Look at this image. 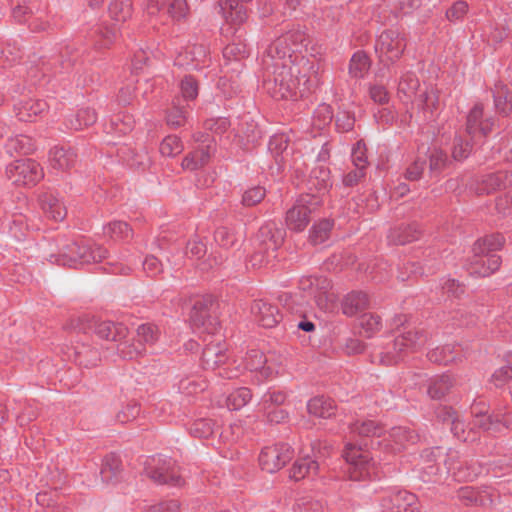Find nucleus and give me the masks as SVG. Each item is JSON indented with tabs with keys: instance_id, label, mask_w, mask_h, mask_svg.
<instances>
[{
	"instance_id": "obj_1",
	"label": "nucleus",
	"mask_w": 512,
	"mask_h": 512,
	"mask_svg": "<svg viewBox=\"0 0 512 512\" xmlns=\"http://www.w3.org/2000/svg\"><path fill=\"white\" fill-rule=\"evenodd\" d=\"M311 39L300 26L288 29L277 37L263 54V65L266 71L271 67L292 65L295 58L303 51H308Z\"/></svg>"
},
{
	"instance_id": "obj_2",
	"label": "nucleus",
	"mask_w": 512,
	"mask_h": 512,
	"mask_svg": "<svg viewBox=\"0 0 512 512\" xmlns=\"http://www.w3.org/2000/svg\"><path fill=\"white\" fill-rule=\"evenodd\" d=\"M505 238L499 234L485 235L475 241L473 255L466 260L465 269L470 275L488 277L499 270L502 260L497 251L501 250Z\"/></svg>"
},
{
	"instance_id": "obj_3",
	"label": "nucleus",
	"mask_w": 512,
	"mask_h": 512,
	"mask_svg": "<svg viewBox=\"0 0 512 512\" xmlns=\"http://www.w3.org/2000/svg\"><path fill=\"white\" fill-rule=\"evenodd\" d=\"M428 340L427 333L421 328H413L402 331L384 350L371 355V362H378L384 366L395 365L409 352H414L423 347Z\"/></svg>"
},
{
	"instance_id": "obj_4",
	"label": "nucleus",
	"mask_w": 512,
	"mask_h": 512,
	"mask_svg": "<svg viewBox=\"0 0 512 512\" xmlns=\"http://www.w3.org/2000/svg\"><path fill=\"white\" fill-rule=\"evenodd\" d=\"M264 88L276 100H297L306 96L302 94L301 78L296 77L291 65L271 67L267 71Z\"/></svg>"
},
{
	"instance_id": "obj_5",
	"label": "nucleus",
	"mask_w": 512,
	"mask_h": 512,
	"mask_svg": "<svg viewBox=\"0 0 512 512\" xmlns=\"http://www.w3.org/2000/svg\"><path fill=\"white\" fill-rule=\"evenodd\" d=\"M108 251L100 245L71 242L64 246L59 254H51L48 261L53 264L77 268L80 265L99 263L107 258Z\"/></svg>"
},
{
	"instance_id": "obj_6",
	"label": "nucleus",
	"mask_w": 512,
	"mask_h": 512,
	"mask_svg": "<svg viewBox=\"0 0 512 512\" xmlns=\"http://www.w3.org/2000/svg\"><path fill=\"white\" fill-rule=\"evenodd\" d=\"M285 231L274 223H266L260 227L256 235L257 246L249 258L253 268L267 266L276 258V251L283 244Z\"/></svg>"
},
{
	"instance_id": "obj_7",
	"label": "nucleus",
	"mask_w": 512,
	"mask_h": 512,
	"mask_svg": "<svg viewBox=\"0 0 512 512\" xmlns=\"http://www.w3.org/2000/svg\"><path fill=\"white\" fill-rule=\"evenodd\" d=\"M307 56L299 54L291 65L296 77L301 78L302 94H309L321 83V62L317 55L321 53V47L317 44L308 46L305 51Z\"/></svg>"
},
{
	"instance_id": "obj_8",
	"label": "nucleus",
	"mask_w": 512,
	"mask_h": 512,
	"mask_svg": "<svg viewBox=\"0 0 512 512\" xmlns=\"http://www.w3.org/2000/svg\"><path fill=\"white\" fill-rule=\"evenodd\" d=\"M406 46L404 34L395 29H387L378 36L375 52L379 62L385 67H390L401 58Z\"/></svg>"
},
{
	"instance_id": "obj_9",
	"label": "nucleus",
	"mask_w": 512,
	"mask_h": 512,
	"mask_svg": "<svg viewBox=\"0 0 512 512\" xmlns=\"http://www.w3.org/2000/svg\"><path fill=\"white\" fill-rule=\"evenodd\" d=\"M343 456L347 461V473L351 480L364 481L375 477V467L370 463V454L362 449L361 444L348 442Z\"/></svg>"
},
{
	"instance_id": "obj_10",
	"label": "nucleus",
	"mask_w": 512,
	"mask_h": 512,
	"mask_svg": "<svg viewBox=\"0 0 512 512\" xmlns=\"http://www.w3.org/2000/svg\"><path fill=\"white\" fill-rule=\"evenodd\" d=\"M230 356L227 354L226 347L220 342L208 343L202 351L201 363L204 369H218V375L225 379L238 377L240 373L239 366H233L229 362Z\"/></svg>"
},
{
	"instance_id": "obj_11",
	"label": "nucleus",
	"mask_w": 512,
	"mask_h": 512,
	"mask_svg": "<svg viewBox=\"0 0 512 512\" xmlns=\"http://www.w3.org/2000/svg\"><path fill=\"white\" fill-rule=\"evenodd\" d=\"M145 474L157 484L170 486L184 484L179 467L172 458L152 457L146 461Z\"/></svg>"
},
{
	"instance_id": "obj_12",
	"label": "nucleus",
	"mask_w": 512,
	"mask_h": 512,
	"mask_svg": "<svg viewBox=\"0 0 512 512\" xmlns=\"http://www.w3.org/2000/svg\"><path fill=\"white\" fill-rule=\"evenodd\" d=\"M319 195L305 194L300 196L286 213V225L290 230L303 231L311 221V214L320 205Z\"/></svg>"
},
{
	"instance_id": "obj_13",
	"label": "nucleus",
	"mask_w": 512,
	"mask_h": 512,
	"mask_svg": "<svg viewBox=\"0 0 512 512\" xmlns=\"http://www.w3.org/2000/svg\"><path fill=\"white\" fill-rule=\"evenodd\" d=\"M6 175L15 185H35L42 177L40 165L32 159H18L6 167Z\"/></svg>"
},
{
	"instance_id": "obj_14",
	"label": "nucleus",
	"mask_w": 512,
	"mask_h": 512,
	"mask_svg": "<svg viewBox=\"0 0 512 512\" xmlns=\"http://www.w3.org/2000/svg\"><path fill=\"white\" fill-rule=\"evenodd\" d=\"M294 457V449L288 443L264 447L259 455V465L268 473L282 469Z\"/></svg>"
},
{
	"instance_id": "obj_15",
	"label": "nucleus",
	"mask_w": 512,
	"mask_h": 512,
	"mask_svg": "<svg viewBox=\"0 0 512 512\" xmlns=\"http://www.w3.org/2000/svg\"><path fill=\"white\" fill-rule=\"evenodd\" d=\"M495 120L493 117L484 116V106L476 103L466 117L465 132L473 141L481 142L493 130Z\"/></svg>"
},
{
	"instance_id": "obj_16",
	"label": "nucleus",
	"mask_w": 512,
	"mask_h": 512,
	"mask_svg": "<svg viewBox=\"0 0 512 512\" xmlns=\"http://www.w3.org/2000/svg\"><path fill=\"white\" fill-rule=\"evenodd\" d=\"M512 185V171L500 170L480 177L473 178L469 189L476 195H488Z\"/></svg>"
},
{
	"instance_id": "obj_17",
	"label": "nucleus",
	"mask_w": 512,
	"mask_h": 512,
	"mask_svg": "<svg viewBox=\"0 0 512 512\" xmlns=\"http://www.w3.org/2000/svg\"><path fill=\"white\" fill-rule=\"evenodd\" d=\"M268 150L277 165V171L286 167H296V159L293 156V148L289 145V139L285 134L273 135L268 143Z\"/></svg>"
},
{
	"instance_id": "obj_18",
	"label": "nucleus",
	"mask_w": 512,
	"mask_h": 512,
	"mask_svg": "<svg viewBox=\"0 0 512 512\" xmlns=\"http://www.w3.org/2000/svg\"><path fill=\"white\" fill-rule=\"evenodd\" d=\"M380 505L389 512H419L417 496L406 490H398L384 496Z\"/></svg>"
},
{
	"instance_id": "obj_19",
	"label": "nucleus",
	"mask_w": 512,
	"mask_h": 512,
	"mask_svg": "<svg viewBox=\"0 0 512 512\" xmlns=\"http://www.w3.org/2000/svg\"><path fill=\"white\" fill-rule=\"evenodd\" d=\"M83 328L94 333L100 339L115 342L123 340L128 333L127 327L122 323L101 321L94 318L89 320L86 327Z\"/></svg>"
},
{
	"instance_id": "obj_20",
	"label": "nucleus",
	"mask_w": 512,
	"mask_h": 512,
	"mask_svg": "<svg viewBox=\"0 0 512 512\" xmlns=\"http://www.w3.org/2000/svg\"><path fill=\"white\" fill-rule=\"evenodd\" d=\"M251 313L255 321L264 328L275 327L282 319L279 308L272 303L259 299L255 300L251 306Z\"/></svg>"
},
{
	"instance_id": "obj_21",
	"label": "nucleus",
	"mask_w": 512,
	"mask_h": 512,
	"mask_svg": "<svg viewBox=\"0 0 512 512\" xmlns=\"http://www.w3.org/2000/svg\"><path fill=\"white\" fill-rule=\"evenodd\" d=\"M210 58L203 45H192L180 52L175 58V64L192 70H199L209 65Z\"/></svg>"
},
{
	"instance_id": "obj_22",
	"label": "nucleus",
	"mask_w": 512,
	"mask_h": 512,
	"mask_svg": "<svg viewBox=\"0 0 512 512\" xmlns=\"http://www.w3.org/2000/svg\"><path fill=\"white\" fill-rule=\"evenodd\" d=\"M321 443L314 442L312 443V451L314 452V457L306 455L304 457L298 458L292 465L290 469V478L295 481H299L304 479L307 476L316 475L319 470L318 456L315 454V450H318V453H321Z\"/></svg>"
},
{
	"instance_id": "obj_23",
	"label": "nucleus",
	"mask_w": 512,
	"mask_h": 512,
	"mask_svg": "<svg viewBox=\"0 0 512 512\" xmlns=\"http://www.w3.org/2000/svg\"><path fill=\"white\" fill-rule=\"evenodd\" d=\"M48 110V104L41 99H23L14 104L16 117L23 122H34Z\"/></svg>"
},
{
	"instance_id": "obj_24",
	"label": "nucleus",
	"mask_w": 512,
	"mask_h": 512,
	"mask_svg": "<svg viewBox=\"0 0 512 512\" xmlns=\"http://www.w3.org/2000/svg\"><path fill=\"white\" fill-rule=\"evenodd\" d=\"M422 231L416 222L401 223L390 228L387 241L390 245H405L420 238Z\"/></svg>"
},
{
	"instance_id": "obj_25",
	"label": "nucleus",
	"mask_w": 512,
	"mask_h": 512,
	"mask_svg": "<svg viewBox=\"0 0 512 512\" xmlns=\"http://www.w3.org/2000/svg\"><path fill=\"white\" fill-rule=\"evenodd\" d=\"M214 298L212 295H205L195 298L189 320L193 327H205L210 319V311L213 306Z\"/></svg>"
},
{
	"instance_id": "obj_26",
	"label": "nucleus",
	"mask_w": 512,
	"mask_h": 512,
	"mask_svg": "<svg viewBox=\"0 0 512 512\" xmlns=\"http://www.w3.org/2000/svg\"><path fill=\"white\" fill-rule=\"evenodd\" d=\"M444 463L449 471H453V474L459 479L465 481H473L482 473V467L480 465H468V461H465V466L458 461V455L456 452L447 453V459H444Z\"/></svg>"
},
{
	"instance_id": "obj_27",
	"label": "nucleus",
	"mask_w": 512,
	"mask_h": 512,
	"mask_svg": "<svg viewBox=\"0 0 512 512\" xmlns=\"http://www.w3.org/2000/svg\"><path fill=\"white\" fill-rule=\"evenodd\" d=\"M27 212L28 214L14 213L7 224L9 235L16 241L24 240L30 230L38 229L30 218L32 213L29 210Z\"/></svg>"
},
{
	"instance_id": "obj_28",
	"label": "nucleus",
	"mask_w": 512,
	"mask_h": 512,
	"mask_svg": "<svg viewBox=\"0 0 512 512\" xmlns=\"http://www.w3.org/2000/svg\"><path fill=\"white\" fill-rule=\"evenodd\" d=\"M119 36V27L116 24H100L94 27L89 38L96 49L109 48Z\"/></svg>"
},
{
	"instance_id": "obj_29",
	"label": "nucleus",
	"mask_w": 512,
	"mask_h": 512,
	"mask_svg": "<svg viewBox=\"0 0 512 512\" xmlns=\"http://www.w3.org/2000/svg\"><path fill=\"white\" fill-rule=\"evenodd\" d=\"M69 357L77 365L85 368L95 367L101 360L99 351L85 343H77L73 346Z\"/></svg>"
},
{
	"instance_id": "obj_30",
	"label": "nucleus",
	"mask_w": 512,
	"mask_h": 512,
	"mask_svg": "<svg viewBox=\"0 0 512 512\" xmlns=\"http://www.w3.org/2000/svg\"><path fill=\"white\" fill-rule=\"evenodd\" d=\"M251 0H220L219 6L227 22L232 24H242L246 21L247 9L245 3Z\"/></svg>"
},
{
	"instance_id": "obj_31",
	"label": "nucleus",
	"mask_w": 512,
	"mask_h": 512,
	"mask_svg": "<svg viewBox=\"0 0 512 512\" xmlns=\"http://www.w3.org/2000/svg\"><path fill=\"white\" fill-rule=\"evenodd\" d=\"M49 159L54 169L65 171L75 166L77 154L71 147L55 146L50 150Z\"/></svg>"
},
{
	"instance_id": "obj_32",
	"label": "nucleus",
	"mask_w": 512,
	"mask_h": 512,
	"mask_svg": "<svg viewBox=\"0 0 512 512\" xmlns=\"http://www.w3.org/2000/svg\"><path fill=\"white\" fill-rule=\"evenodd\" d=\"M368 294L363 291H352L348 293L341 302L343 314L352 317L363 312L369 307Z\"/></svg>"
},
{
	"instance_id": "obj_33",
	"label": "nucleus",
	"mask_w": 512,
	"mask_h": 512,
	"mask_svg": "<svg viewBox=\"0 0 512 512\" xmlns=\"http://www.w3.org/2000/svg\"><path fill=\"white\" fill-rule=\"evenodd\" d=\"M214 240L219 246L229 249L240 246L244 235L236 226H219L214 232Z\"/></svg>"
},
{
	"instance_id": "obj_34",
	"label": "nucleus",
	"mask_w": 512,
	"mask_h": 512,
	"mask_svg": "<svg viewBox=\"0 0 512 512\" xmlns=\"http://www.w3.org/2000/svg\"><path fill=\"white\" fill-rule=\"evenodd\" d=\"M458 500L465 506H487L492 503V497L486 490H478L471 486L461 487L457 491Z\"/></svg>"
},
{
	"instance_id": "obj_35",
	"label": "nucleus",
	"mask_w": 512,
	"mask_h": 512,
	"mask_svg": "<svg viewBox=\"0 0 512 512\" xmlns=\"http://www.w3.org/2000/svg\"><path fill=\"white\" fill-rule=\"evenodd\" d=\"M492 96L496 112L508 116L512 112V91L507 85L499 82L492 89Z\"/></svg>"
},
{
	"instance_id": "obj_36",
	"label": "nucleus",
	"mask_w": 512,
	"mask_h": 512,
	"mask_svg": "<svg viewBox=\"0 0 512 512\" xmlns=\"http://www.w3.org/2000/svg\"><path fill=\"white\" fill-rule=\"evenodd\" d=\"M307 410L310 415L327 419L335 415L336 404L331 398L316 396L308 401Z\"/></svg>"
},
{
	"instance_id": "obj_37",
	"label": "nucleus",
	"mask_w": 512,
	"mask_h": 512,
	"mask_svg": "<svg viewBox=\"0 0 512 512\" xmlns=\"http://www.w3.org/2000/svg\"><path fill=\"white\" fill-rule=\"evenodd\" d=\"M211 146H200L194 151L187 154L182 160V168L184 170L195 171L204 167L210 160Z\"/></svg>"
},
{
	"instance_id": "obj_38",
	"label": "nucleus",
	"mask_w": 512,
	"mask_h": 512,
	"mask_svg": "<svg viewBox=\"0 0 512 512\" xmlns=\"http://www.w3.org/2000/svg\"><path fill=\"white\" fill-rule=\"evenodd\" d=\"M419 87L420 82L416 74L412 71H406L400 76L397 95L403 102L411 101Z\"/></svg>"
},
{
	"instance_id": "obj_39",
	"label": "nucleus",
	"mask_w": 512,
	"mask_h": 512,
	"mask_svg": "<svg viewBox=\"0 0 512 512\" xmlns=\"http://www.w3.org/2000/svg\"><path fill=\"white\" fill-rule=\"evenodd\" d=\"M40 203L43 212L48 218L55 221H62L66 214L65 206L52 194H44L40 198Z\"/></svg>"
},
{
	"instance_id": "obj_40",
	"label": "nucleus",
	"mask_w": 512,
	"mask_h": 512,
	"mask_svg": "<svg viewBox=\"0 0 512 512\" xmlns=\"http://www.w3.org/2000/svg\"><path fill=\"white\" fill-rule=\"evenodd\" d=\"M104 234L115 242H128L133 236V229L127 222L112 221L104 226Z\"/></svg>"
},
{
	"instance_id": "obj_41",
	"label": "nucleus",
	"mask_w": 512,
	"mask_h": 512,
	"mask_svg": "<svg viewBox=\"0 0 512 512\" xmlns=\"http://www.w3.org/2000/svg\"><path fill=\"white\" fill-rule=\"evenodd\" d=\"M122 471V464L119 456L114 453L106 455L100 469L102 481L110 483L117 480Z\"/></svg>"
},
{
	"instance_id": "obj_42",
	"label": "nucleus",
	"mask_w": 512,
	"mask_h": 512,
	"mask_svg": "<svg viewBox=\"0 0 512 512\" xmlns=\"http://www.w3.org/2000/svg\"><path fill=\"white\" fill-rule=\"evenodd\" d=\"M454 386V380L450 375L443 374L430 380L427 393L432 399H441L447 395Z\"/></svg>"
},
{
	"instance_id": "obj_43",
	"label": "nucleus",
	"mask_w": 512,
	"mask_h": 512,
	"mask_svg": "<svg viewBox=\"0 0 512 512\" xmlns=\"http://www.w3.org/2000/svg\"><path fill=\"white\" fill-rule=\"evenodd\" d=\"M309 188L315 189L318 193H324L332 186L330 180V170L325 166H317L312 169L309 179Z\"/></svg>"
},
{
	"instance_id": "obj_44",
	"label": "nucleus",
	"mask_w": 512,
	"mask_h": 512,
	"mask_svg": "<svg viewBox=\"0 0 512 512\" xmlns=\"http://www.w3.org/2000/svg\"><path fill=\"white\" fill-rule=\"evenodd\" d=\"M501 412H493L491 414H485L483 416L474 418L471 425V430L479 429L482 431H492V432H500L501 431Z\"/></svg>"
},
{
	"instance_id": "obj_45",
	"label": "nucleus",
	"mask_w": 512,
	"mask_h": 512,
	"mask_svg": "<svg viewBox=\"0 0 512 512\" xmlns=\"http://www.w3.org/2000/svg\"><path fill=\"white\" fill-rule=\"evenodd\" d=\"M389 436L391 440L399 446V448L410 444H416L420 438L419 434L415 430L404 426L393 427Z\"/></svg>"
},
{
	"instance_id": "obj_46",
	"label": "nucleus",
	"mask_w": 512,
	"mask_h": 512,
	"mask_svg": "<svg viewBox=\"0 0 512 512\" xmlns=\"http://www.w3.org/2000/svg\"><path fill=\"white\" fill-rule=\"evenodd\" d=\"M5 149L10 155H13V153L29 154L34 151L35 145L31 137L26 135H17L7 140Z\"/></svg>"
},
{
	"instance_id": "obj_47",
	"label": "nucleus",
	"mask_w": 512,
	"mask_h": 512,
	"mask_svg": "<svg viewBox=\"0 0 512 512\" xmlns=\"http://www.w3.org/2000/svg\"><path fill=\"white\" fill-rule=\"evenodd\" d=\"M333 226L334 221L332 219L324 218L316 222L310 230L309 241L313 245L324 243L329 238Z\"/></svg>"
},
{
	"instance_id": "obj_48",
	"label": "nucleus",
	"mask_w": 512,
	"mask_h": 512,
	"mask_svg": "<svg viewBox=\"0 0 512 512\" xmlns=\"http://www.w3.org/2000/svg\"><path fill=\"white\" fill-rule=\"evenodd\" d=\"M21 57L22 49L16 42L0 45V67H11L16 64Z\"/></svg>"
},
{
	"instance_id": "obj_49",
	"label": "nucleus",
	"mask_w": 512,
	"mask_h": 512,
	"mask_svg": "<svg viewBox=\"0 0 512 512\" xmlns=\"http://www.w3.org/2000/svg\"><path fill=\"white\" fill-rule=\"evenodd\" d=\"M133 12L131 0H113L109 5L110 17L116 22H125Z\"/></svg>"
},
{
	"instance_id": "obj_50",
	"label": "nucleus",
	"mask_w": 512,
	"mask_h": 512,
	"mask_svg": "<svg viewBox=\"0 0 512 512\" xmlns=\"http://www.w3.org/2000/svg\"><path fill=\"white\" fill-rule=\"evenodd\" d=\"M350 433L361 437H379L383 433V427L373 420L355 422L350 425Z\"/></svg>"
},
{
	"instance_id": "obj_51",
	"label": "nucleus",
	"mask_w": 512,
	"mask_h": 512,
	"mask_svg": "<svg viewBox=\"0 0 512 512\" xmlns=\"http://www.w3.org/2000/svg\"><path fill=\"white\" fill-rule=\"evenodd\" d=\"M370 59L366 53L358 51L353 54L349 64V74L354 78H362L369 70Z\"/></svg>"
},
{
	"instance_id": "obj_52",
	"label": "nucleus",
	"mask_w": 512,
	"mask_h": 512,
	"mask_svg": "<svg viewBox=\"0 0 512 512\" xmlns=\"http://www.w3.org/2000/svg\"><path fill=\"white\" fill-rule=\"evenodd\" d=\"M97 120V114L94 109L83 108L80 109L74 116L69 120V127L74 130H80L85 127L93 125Z\"/></svg>"
},
{
	"instance_id": "obj_53",
	"label": "nucleus",
	"mask_w": 512,
	"mask_h": 512,
	"mask_svg": "<svg viewBox=\"0 0 512 512\" xmlns=\"http://www.w3.org/2000/svg\"><path fill=\"white\" fill-rule=\"evenodd\" d=\"M219 430L215 421L212 419H198L190 427V433L197 438H208Z\"/></svg>"
},
{
	"instance_id": "obj_54",
	"label": "nucleus",
	"mask_w": 512,
	"mask_h": 512,
	"mask_svg": "<svg viewBox=\"0 0 512 512\" xmlns=\"http://www.w3.org/2000/svg\"><path fill=\"white\" fill-rule=\"evenodd\" d=\"M252 398L249 388L241 387L230 393L226 398V406L229 410H239Z\"/></svg>"
},
{
	"instance_id": "obj_55",
	"label": "nucleus",
	"mask_w": 512,
	"mask_h": 512,
	"mask_svg": "<svg viewBox=\"0 0 512 512\" xmlns=\"http://www.w3.org/2000/svg\"><path fill=\"white\" fill-rule=\"evenodd\" d=\"M479 141H473L470 137L456 136L453 141L452 156L457 161L466 159L472 152V148Z\"/></svg>"
},
{
	"instance_id": "obj_56",
	"label": "nucleus",
	"mask_w": 512,
	"mask_h": 512,
	"mask_svg": "<svg viewBox=\"0 0 512 512\" xmlns=\"http://www.w3.org/2000/svg\"><path fill=\"white\" fill-rule=\"evenodd\" d=\"M134 124L133 116L125 113L116 114L110 120L111 130L120 135H125L132 131Z\"/></svg>"
},
{
	"instance_id": "obj_57",
	"label": "nucleus",
	"mask_w": 512,
	"mask_h": 512,
	"mask_svg": "<svg viewBox=\"0 0 512 512\" xmlns=\"http://www.w3.org/2000/svg\"><path fill=\"white\" fill-rule=\"evenodd\" d=\"M427 356L431 362L443 365H447L456 360L454 346L451 345L437 347L431 350Z\"/></svg>"
},
{
	"instance_id": "obj_58",
	"label": "nucleus",
	"mask_w": 512,
	"mask_h": 512,
	"mask_svg": "<svg viewBox=\"0 0 512 512\" xmlns=\"http://www.w3.org/2000/svg\"><path fill=\"white\" fill-rule=\"evenodd\" d=\"M159 338V329L157 326L146 323L137 328V343L144 347L145 344L153 345Z\"/></svg>"
},
{
	"instance_id": "obj_59",
	"label": "nucleus",
	"mask_w": 512,
	"mask_h": 512,
	"mask_svg": "<svg viewBox=\"0 0 512 512\" xmlns=\"http://www.w3.org/2000/svg\"><path fill=\"white\" fill-rule=\"evenodd\" d=\"M181 139L175 135L165 137L160 143L159 151L165 157H175L183 151Z\"/></svg>"
},
{
	"instance_id": "obj_60",
	"label": "nucleus",
	"mask_w": 512,
	"mask_h": 512,
	"mask_svg": "<svg viewBox=\"0 0 512 512\" xmlns=\"http://www.w3.org/2000/svg\"><path fill=\"white\" fill-rule=\"evenodd\" d=\"M358 324L366 337H371L382 326L381 317L374 313H363L358 319Z\"/></svg>"
},
{
	"instance_id": "obj_61",
	"label": "nucleus",
	"mask_w": 512,
	"mask_h": 512,
	"mask_svg": "<svg viewBox=\"0 0 512 512\" xmlns=\"http://www.w3.org/2000/svg\"><path fill=\"white\" fill-rule=\"evenodd\" d=\"M179 390L187 395L197 394L207 388L206 381L200 377H186L179 381Z\"/></svg>"
},
{
	"instance_id": "obj_62",
	"label": "nucleus",
	"mask_w": 512,
	"mask_h": 512,
	"mask_svg": "<svg viewBox=\"0 0 512 512\" xmlns=\"http://www.w3.org/2000/svg\"><path fill=\"white\" fill-rule=\"evenodd\" d=\"M420 106L425 112H430L431 114L438 108L439 105V93L433 87L426 88L419 95Z\"/></svg>"
},
{
	"instance_id": "obj_63",
	"label": "nucleus",
	"mask_w": 512,
	"mask_h": 512,
	"mask_svg": "<svg viewBox=\"0 0 512 512\" xmlns=\"http://www.w3.org/2000/svg\"><path fill=\"white\" fill-rule=\"evenodd\" d=\"M247 55L248 50L243 42L230 43L223 49V57L226 61H240Z\"/></svg>"
},
{
	"instance_id": "obj_64",
	"label": "nucleus",
	"mask_w": 512,
	"mask_h": 512,
	"mask_svg": "<svg viewBox=\"0 0 512 512\" xmlns=\"http://www.w3.org/2000/svg\"><path fill=\"white\" fill-rule=\"evenodd\" d=\"M295 512H324V504L321 500L312 497H303L298 500Z\"/></svg>"
}]
</instances>
